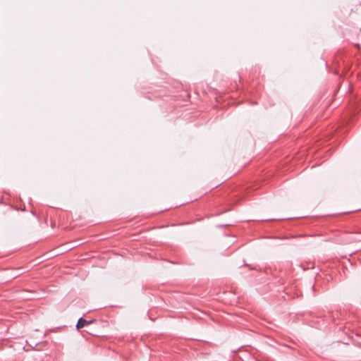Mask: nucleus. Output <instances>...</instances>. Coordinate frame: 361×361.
Wrapping results in <instances>:
<instances>
[{
  "instance_id": "obj_1",
  "label": "nucleus",
  "mask_w": 361,
  "mask_h": 361,
  "mask_svg": "<svg viewBox=\"0 0 361 361\" xmlns=\"http://www.w3.org/2000/svg\"><path fill=\"white\" fill-rule=\"evenodd\" d=\"M92 323H93V320L87 321L83 318H80L76 324V329H80L83 328L85 326L91 324Z\"/></svg>"
}]
</instances>
